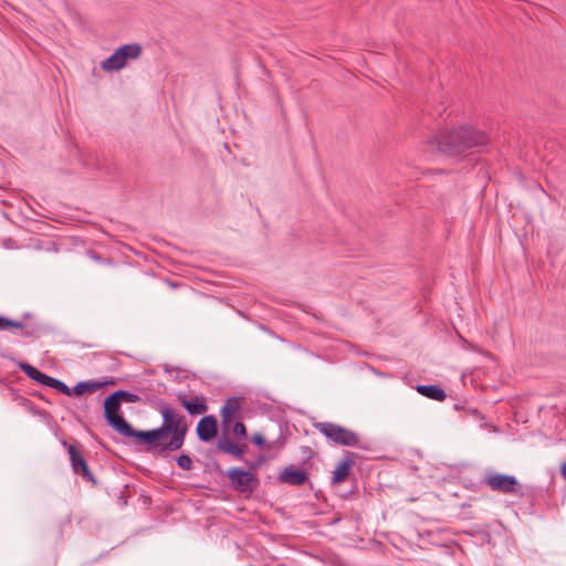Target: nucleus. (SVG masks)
Instances as JSON below:
<instances>
[{"instance_id":"obj_1","label":"nucleus","mask_w":566,"mask_h":566,"mask_svg":"<svg viewBox=\"0 0 566 566\" xmlns=\"http://www.w3.org/2000/svg\"><path fill=\"white\" fill-rule=\"evenodd\" d=\"M157 411L161 416L160 427L147 431L138 430L135 443L160 455L178 451L184 446L188 431L186 417L167 402L158 403Z\"/></svg>"},{"instance_id":"obj_2","label":"nucleus","mask_w":566,"mask_h":566,"mask_svg":"<svg viewBox=\"0 0 566 566\" xmlns=\"http://www.w3.org/2000/svg\"><path fill=\"white\" fill-rule=\"evenodd\" d=\"M489 144L485 133L469 126L452 130H442L427 143L428 151H439L447 156H457L470 149H480Z\"/></svg>"},{"instance_id":"obj_3","label":"nucleus","mask_w":566,"mask_h":566,"mask_svg":"<svg viewBox=\"0 0 566 566\" xmlns=\"http://www.w3.org/2000/svg\"><path fill=\"white\" fill-rule=\"evenodd\" d=\"M120 400L115 392L107 396L104 400V415L107 423L124 437L136 439V432L123 416L119 415Z\"/></svg>"},{"instance_id":"obj_4","label":"nucleus","mask_w":566,"mask_h":566,"mask_svg":"<svg viewBox=\"0 0 566 566\" xmlns=\"http://www.w3.org/2000/svg\"><path fill=\"white\" fill-rule=\"evenodd\" d=\"M314 428L337 446L360 447V437L355 431L333 422H316Z\"/></svg>"},{"instance_id":"obj_5","label":"nucleus","mask_w":566,"mask_h":566,"mask_svg":"<svg viewBox=\"0 0 566 566\" xmlns=\"http://www.w3.org/2000/svg\"><path fill=\"white\" fill-rule=\"evenodd\" d=\"M140 53L142 46L137 43L122 45L102 62L101 67L105 72L119 71L125 67L128 60L137 59Z\"/></svg>"},{"instance_id":"obj_6","label":"nucleus","mask_w":566,"mask_h":566,"mask_svg":"<svg viewBox=\"0 0 566 566\" xmlns=\"http://www.w3.org/2000/svg\"><path fill=\"white\" fill-rule=\"evenodd\" d=\"M232 488L241 493H252L259 486V479L250 471L231 468L227 473Z\"/></svg>"},{"instance_id":"obj_7","label":"nucleus","mask_w":566,"mask_h":566,"mask_svg":"<svg viewBox=\"0 0 566 566\" xmlns=\"http://www.w3.org/2000/svg\"><path fill=\"white\" fill-rule=\"evenodd\" d=\"M484 483L492 490L503 494H514L520 486L515 476L496 472H486Z\"/></svg>"},{"instance_id":"obj_8","label":"nucleus","mask_w":566,"mask_h":566,"mask_svg":"<svg viewBox=\"0 0 566 566\" xmlns=\"http://www.w3.org/2000/svg\"><path fill=\"white\" fill-rule=\"evenodd\" d=\"M8 328L19 329L20 335L24 338H39L42 329L38 323H25L0 316V331Z\"/></svg>"},{"instance_id":"obj_9","label":"nucleus","mask_w":566,"mask_h":566,"mask_svg":"<svg viewBox=\"0 0 566 566\" xmlns=\"http://www.w3.org/2000/svg\"><path fill=\"white\" fill-rule=\"evenodd\" d=\"M242 400V397H231L226 400L220 411L223 430H229L233 421L240 417Z\"/></svg>"},{"instance_id":"obj_10","label":"nucleus","mask_w":566,"mask_h":566,"mask_svg":"<svg viewBox=\"0 0 566 566\" xmlns=\"http://www.w3.org/2000/svg\"><path fill=\"white\" fill-rule=\"evenodd\" d=\"M67 451L73 471L76 474H81L85 481L95 483V479L91 473L87 462L83 458L81 451L74 444H70Z\"/></svg>"},{"instance_id":"obj_11","label":"nucleus","mask_w":566,"mask_h":566,"mask_svg":"<svg viewBox=\"0 0 566 566\" xmlns=\"http://www.w3.org/2000/svg\"><path fill=\"white\" fill-rule=\"evenodd\" d=\"M177 399L190 416L202 415L208 410L206 398L202 395L188 399L185 392H178Z\"/></svg>"},{"instance_id":"obj_12","label":"nucleus","mask_w":566,"mask_h":566,"mask_svg":"<svg viewBox=\"0 0 566 566\" xmlns=\"http://www.w3.org/2000/svg\"><path fill=\"white\" fill-rule=\"evenodd\" d=\"M218 433V422L214 416H205L197 424V436L203 442L210 441Z\"/></svg>"},{"instance_id":"obj_13","label":"nucleus","mask_w":566,"mask_h":566,"mask_svg":"<svg viewBox=\"0 0 566 566\" xmlns=\"http://www.w3.org/2000/svg\"><path fill=\"white\" fill-rule=\"evenodd\" d=\"M280 480L283 483L300 486L308 480V474L305 470L294 469L292 465H290L282 471Z\"/></svg>"},{"instance_id":"obj_14","label":"nucleus","mask_w":566,"mask_h":566,"mask_svg":"<svg viewBox=\"0 0 566 566\" xmlns=\"http://www.w3.org/2000/svg\"><path fill=\"white\" fill-rule=\"evenodd\" d=\"M217 448L223 453L231 454L239 460H242L247 452V444H238L228 439H220L217 443Z\"/></svg>"},{"instance_id":"obj_15","label":"nucleus","mask_w":566,"mask_h":566,"mask_svg":"<svg viewBox=\"0 0 566 566\" xmlns=\"http://www.w3.org/2000/svg\"><path fill=\"white\" fill-rule=\"evenodd\" d=\"M417 391L432 400L443 401L447 398L446 391L438 385H418Z\"/></svg>"},{"instance_id":"obj_16","label":"nucleus","mask_w":566,"mask_h":566,"mask_svg":"<svg viewBox=\"0 0 566 566\" xmlns=\"http://www.w3.org/2000/svg\"><path fill=\"white\" fill-rule=\"evenodd\" d=\"M354 462L352 459L342 460L333 471L332 484H339L348 476Z\"/></svg>"},{"instance_id":"obj_17","label":"nucleus","mask_w":566,"mask_h":566,"mask_svg":"<svg viewBox=\"0 0 566 566\" xmlns=\"http://www.w3.org/2000/svg\"><path fill=\"white\" fill-rule=\"evenodd\" d=\"M102 387L97 381H80L71 389V396H81L85 392H93Z\"/></svg>"},{"instance_id":"obj_18","label":"nucleus","mask_w":566,"mask_h":566,"mask_svg":"<svg viewBox=\"0 0 566 566\" xmlns=\"http://www.w3.org/2000/svg\"><path fill=\"white\" fill-rule=\"evenodd\" d=\"M21 370L32 380L40 382L43 373L28 363H20Z\"/></svg>"},{"instance_id":"obj_19","label":"nucleus","mask_w":566,"mask_h":566,"mask_svg":"<svg viewBox=\"0 0 566 566\" xmlns=\"http://www.w3.org/2000/svg\"><path fill=\"white\" fill-rule=\"evenodd\" d=\"M115 394L119 398L120 402H137L140 399L139 396L126 390H117Z\"/></svg>"},{"instance_id":"obj_20","label":"nucleus","mask_w":566,"mask_h":566,"mask_svg":"<svg viewBox=\"0 0 566 566\" xmlns=\"http://www.w3.org/2000/svg\"><path fill=\"white\" fill-rule=\"evenodd\" d=\"M176 462H177L178 467L184 470L192 469V460L188 454L182 453V454L178 455Z\"/></svg>"},{"instance_id":"obj_21","label":"nucleus","mask_w":566,"mask_h":566,"mask_svg":"<svg viewBox=\"0 0 566 566\" xmlns=\"http://www.w3.org/2000/svg\"><path fill=\"white\" fill-rule=\"evenodd\" d=\"M233 433L239 439H245L247 438V428L242 421H237L233 424Z\"/></svg>"},{"instance_id":"obj_22","label":"nucleus","mask_w":566,"mask_h":566,"mask_svg":"<svg viewBox=\"0 0 566 566\" xmlns=\"http://www.w3.org/2000/svg\"><path fill=\"white\" fill-rule=\"evenodd\" d=\"M51 388L66 396H71V389L69 388V386L59 379L54 380L53 386Z\"/></svg>"},{"instance_id":"obj_23","label":"nucleus","mask_w":566,"mask_h":566,"mask_svg":"<svg viewBox=\"0 0 566 566\" xmlns=\"http://www.w3.org/2000/svg\"><path fill=\"white\" fill-rule=\"evenodd\" d=\"M56 378H53L46 374L43 373V375L41 376V380L39 384L41 385H44V386H48V387H52L53 386V382Z\"/></svg>"},{"instance_id":"obj_24","label":"nucleus","mask_w":566,"mask_h":566,"mask_svg":"<svg viewBox=\"0 0 566 566\" xmlns=\"http://www.w3.org/2000/svg\"><path fill=\"white\" fill-rule=\"evenodd\" d=\"M252 442L259 447H262L265 443L264 438L262 437L261 433H254L252 436Z\"/></svg>"},{"instance_id":"obj_25","label":"nucleus","mask_w":566,"mask_h":566,"mask_svg":"<svg viewBox=\"0 0 566 566\" xmlns=\"http://www.w3.org/2000/svg\"><path fill=\"white\" fill-rule=\"evenodd\" d=\"M560 474L564 479H566V462L560 467Z\"/></svg>"}]
</instances>
